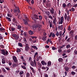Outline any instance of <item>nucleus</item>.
Masks as SVG:
<instances>
[{
    "instance_id": "obj_1",
    "label": "nucleus",
    "mask_w": 77,
    "mask_h": 77,
    "mask_svg": "<svg viewBox=\"0 0 77 77\" xmlns=\"http://www.w3.org/2000/svg\"><path fill=\"white\" fill-rule=\"evenodd\" d=\"M1 54L4 55V56H8L9 54V52L6 49H3L1 50Z\"/></svg>"
},
{
    "instance_id": "obj_2",
    "label": "nucleus",
    "mask_w": 77,
    "mask_h": 77,
    "mask_svg": "<svg viewBox=\"0 0 77 77\" xmlns=\"http://www.w3.org/2000/svg\"><path fill=\"white\" fill-rule=\"evenodd\" d=\"M12 59L15 63H18V59L17 57L15 56H14L12 57Z\"/></svg>"
},
{
    "instance_id": "obj_3",
    "label": "nucleus",
    "mask_w": 77,
    "mask_h": 77,
    "mask_svg": "<svg viewBox=\"0 0 77 77\" xmlns=\"http://www.w3.org/2000/svg\"><path fill=\"white\" fill-rule=\"evenodd\" d=\"M29 44H26L25 45V50L26 51H28L29 50Z\"/></svg>"
},
{
    "instance_id": "obj_4",
    "label": "nucleus",
    "mask_w": 77,
    "mask_h": 77,
    "mask_svg": "<svg viewBox=\"0 0 77 77\" xmlns=\"http://www.w3.org/2000/svg\"><path fill=\"white\" fill-rule=\"evenodd\" d=\"M17 20H16V19L15 18H14L13 19V22L12 24L13 25H15V24H17Z\"/></svg>"
},
{
    "instance_id": "obj_5",
    "label": "nucleus",
    "mask_w": 77,
    "mask_h": 77,
    "mask_svg": "<svg viewBox=\"0 0 77 77\" xmlns=\"http://www.w3.org/2000/svg\"><path fill=\"white\" fill-rule=\"evenodd\" d=\"M50 12L51 14H54V8L53 7L51 8V9H50Z\"/></svg>"
},
{
    "instance_id": "obj_6",
    "label": "nucleus",
    "mask_w": 77,
    "mask_h": 77,
    "mask_svg": "<svg viewBox=\"0 0 77 77\" xmlns=\"http://www.w3.org/2000/svg\"><path fill=\"white\" fill-rule=\"evenodd\" d=\"M37 64H38V68H41V67H42V64L41 63H39V62H38L37 63Z\"/></svg>"
},
{
    "instance_id": "obj_7",
    "label": "nucleus",
    "mask_w": 77,
    "mask_h": 77,
    "mask_svg": "<svg viewBox=\"0 0 77 77\" xmlns=\"http://www.w3.org/2000/svg\"><path fill=\"white\" fill-rule=\"evenodd\" d=\"M29 68L30 69H31L32 70V72H33V73H35V70H34V69H33V67H32V66H30L29 67Z\"/></svg>"
},
{
    "instance_id": "obj_8",
    "label": "nucleus",
    "mask_w": 77,
    "mask_h": 77,
    "mask_svg": "<svg viewBox=\"0 0 77 77\" xmlns=\"http://www.w3.org/2000/svg\"><path fill=\"white\" fill-rule=\"evenodd\" d=\"M41 63L42 65H47V63H46L45 62V61L44 60L42 61L41 62Z\"/></svg>"
},
{
    "instance_id": "obj_9",
    "label": "nucleus",
    "mask_w": 77,
    "mask_h": 77,
    "mask_svg": "<svg viewBox=\"0 0 77 77\" xmlns=\"http://www.w3.org/2000/svg\"><path fill=\"white\" fill-rule=\"evenodd\" d=\"M29 33L30 35H33L34 34V32L31 30H30L29 31Z\"/></svg>"
},
{
    "instance_id": "obj_10",
    "label": "nucleus",
    "mask_w": 77,
    "mask_h": 77,
    "mask_svg": "<svg viewBox=\"0 0 77 77\" xmlns=\"http://www.w3.org/2000/svg\"><path fill=\"white\" fill-rule=\"evenodd\" d=\"M30 65L34 67L35 66V64H34V62L33 61H31V62H30Z\"/></svg>"
},
{
    "instance_id": "obj_11",
    "label": "nucleus",
    "mask_w": 77,
    "mask_h": 77,
    "mask_svg": "<svg viewBox=\"0 0 77 77\" xmlns=\"http://www.w3.org/2000/svg\"><path fill=\"white\" fill-rule=\"evenodd\" d=\"M13 66H11L13 68H14L15 69V67H16V66H17V64L15 63H13L12 64Z\"/></svg>"
},
{
    "instance_id": "obj_12",
    "label": "nucleus",
    "mask_w": 77,
    "mask_h": 77,
    "mask_svg": "<svg viewBox=\"0 0 77 77\" xmlns=\"http://www.w3.org/2000/svg\"><path fill=\"white\" fill-rule=\"evenodd\" d=\"M34 17L36 20H38L39 18H38V16L36 14H34Z\"/></svg>"
},
{
    "instance_id": "obj_13",
    "label": "nucleus",
    "mask_w": 77,
    "mask_h": 77,
    "mask_svg": "<svg viewBox=\"0 0 77 77\" xmlns=\"http://www.w3.org/2000/svg\"><path fill=\"white\" fill-rule=\"evenodd\" d=\"M58 60L59 62H63V59L62 58H60L58 59Z\"/></svg>"
},
{
    "instance_id": "obj_14",
    "label": "nucleus",
    "mask_w": 77,
    "mask_h": 77,
    "mask_svg": "<svg viewBox=\"0 0 77 77\" xmlns=\"http://www.w3.org/2000/svg\"><path fill=\"white\" fill-rule=\"evenodd\" d=\"M38 25H34L33 26V29H36V28H38Z\"/></svg>"
},
{
    "instance_id": "obj_15",
    "label": "nucleus",
    "mask_w": 77,
    "mask_h": 77,
    "mask_svg": "<svg viewBox=\"0 0 77 77\" xmlns=\"http://www.w3.org/2000/svg\"><path fill=\"white\" fill-rule=\"evenodd\" d=\"M48 66H51V62L48 61Z\"/></svg>"
},
{
    "instance_id": "obj_16",
    "label": "nucleus",
    "mask_w": 77,
    "mask_h": 77,
    "mask_svg": "<svg viewBox=\"0 0 77 77\" xmlns=\"http://www.w3.org/2000/svg\"><path fill=\"white\" fill-rule=\"evenodd\" d=\"M63 21L60 20V21H58V24H63Z\"/></svg>"
},
{
    "instance_id": "obj_17",
    "label": "nucleus",
    "mask_w": 77,
    "mask_h": 77,
    "mask_svg": "<svg viewBox=\"0 0 77 77\" xmlns=\"http://www.w3.org/2000/svg\"><path fill=\"white\" fill-rule=\"evenodd\" d=\"M32 48H33L34 49H36V50H38V48L36 46H32Z\"/></svg>"
},
{
    "instance_id": "obj_18",
    "label": "nucleus",
    "mask_w": 77,
    "mask_h": 77,
    "mask_svg": "<svg viewBox=\"0 0 77 77\" xmlns=\"http://www.w3.org/2000/svg\"><path fill=\"white\" fill-rule=\"evenodd\" d=\"M16 52L17 53H20L21 52V49L20 48H17L16 50Z\"/></svg>"
},
{
    "instance_id": "obj_19",
    "label": "nucleus",
    "mask_w": 77,
    "mask_h": 77,
    "mask_svg": "<svg viewBox=\"0 0 77 77\" xmlns=\"http://www.w3.org/2000/svg\"><path fill=\"white\" fill-rule=\"evenodd\" d=\"M18 46L22 47L23 46V44L21 43H19L18 44Z\"/></svg>"
},
{
    "instance_id": "obj_20",
    "label": "nucleus",
    "mask_w": 77,
    "mask_h": 77,
    "mask_svg": "<svg viewBox=\"0 0 77 77\" xmlns=\"http://www.w3.org/2000/svg\"><path fill=\"white\" fill-rule=\"evenodd\" d=\"M38 17L39 18L40 21H41L42 19V17L41 15H39Z\"/></svg>"
},
{
    "instance_id": "obj_21",
    "label": "nucleus",
    "mask_w": 77,
    "mask_h": 77,
    "mask_svg": "<svg viewBox=\"0 0 77 77\" xmlns=\"http://www.w3.org/2000/svg\"><path fill=\"white\" fill-rule=\"evenodd\" d=\"M23 21H24V23L25 24H28V22L27 21L26 19H23Z\"/></svg>"
},
{
    "instance_id": "obj_22",
    "label": "nucleus",
    "mask_w": 77,
    "mask_h": 77,
    "mask_svg": "<svg viewBox=\"0 0 77 77\" xmlns=\"http://www.w3.org/2000/svg\"><path fill=\"white\" fill-rule=\"evenodd\" d=\"M2 72H5V73H6V71L5 68H3L2 69Z\"/></svg>"
},
{
    "instance_id": "obj_23",
    "label": "nucleus",
    "mask_w": 77,
    "mask_h": 77,
    "mask_svg": "<svg viewBox=\"0 0 77 77\" xmlns=\"http://www.w3.org/2000/svg\"><path fill=\"white\" fill-rule=\"evenodd\" d=\"M46 38H47V37H45V36L43 37L42 38V39L44 41H45V40H46Z\"/></svg>"
},
{
    "instance_id": "obj_24",
    "label": "nucleus",
    "mask_w": 77,
    "mask_h": 77,
    "mask_svg": "<svg viewBox=\"0 0 77 77\" xmlns=\"http://www.w3.org/2000/svg\"><path fill=\"white\" fill-rule=\"evenodd\" d=\"M6 18L7 19V20H8V21L9 22L11 21V18L10 17H6Z\"/></svg>"
},
{
    "instance_id": "obj_25",
    "label": "nucleus",
    "mask_w": 77,
    "mask_h": 77,
    "mask_svg": "<svg viewBox=\"0 0 77 77\" xmlns=\"http://www.w3.org/2000/svg\"><path fill=\"white\" fill-rule=\"evenodd\" d=\"M56 19L55 18L54 20H53V23L55 24V26H56Z\"/></svg>"
},
{
    "instance_id": "obj_26",
    "label": "nucleus",
    "mask_w": 77,
    "mask_h": 77,
    "mask_svg": "<svg viewBox=\"0 0 77 77\" xmlns=\"http://www.w3.org/2000/svg\"><path fill=\"white\" fill-rule=\"evenodd\" d=\"M17 29H21V26L20 25H18L17 26Z\"/></svg>"
},
{
    "instance_id": "obj_27",
    "label": "nucleus",
    "mask_w": 77,
    "mask_h": 77,
    "mask_svg": "<svg viewBox=\"0 0 77 77\" xmlns=\"http://www.w3.org/2000/svg\"><path fill=\"white\" fill-rule=\"evenodd\" d=\"M74 53L75 54H77V49H75L74 50Z\"/></svg>"
},
{
    "instance_id": "obj_28",
    "label": "nucleus",
    "mask_w": 77,
    "mask_h": 77,
    "mask_svg": "<svg viewBox=\"0 0 77 77\" xmlns=\"http://www.w3.org/2000/svg\"><path fill=\"white\" fill-rule=\"evenodd\" d=\"M13 12L14 13H17V10L16 9H14Z\"/></svg>"
},
{
    "instance_id": "obj_29",
    "label": "nucleus",
    "mask_w": 77,
    "mask_h": 77,
    "mask_svg": "<svg viewBox=\"0 0 77 77\" xmlns=\"http://www.w3.org/2000/svg\"><path fill=\"white\" fill-rule=\"evenodd\" d=\"M52 50H56V49H57V48H55V47L53 46L52 47Z\"/></svg>"
},
{
    "instance_id": "obj_30",
    "label": "nucleus",
    "mask_w": 77,
    "mask_h": 77,
    "mask_svg": "<svg viewBox=\"0 0 77 77\" xmlns=\"http://www.w3.org/2000/svg\"><path fill=\"white\" fill-rule=\"evenodd\" d=\"M21 68H23V69H26V67L24 66H21Z\"/></svg>"
},
{
    "instance_id": "obj_31",
    "label": "nucleus",
    "mask_w": 77,
    "mask_h": 77,
    "mask_svg": "<svg viewBox=\"0 0 77 77\" xmlns=\"http://www.w3.org/2000/svg\"><path fill=\"white\" fill-rule=\"evenodd\" d=\"M26 75L27 77H29L30 75L29 73L27 72L26 74Z\"/></svg>"
},
{
    "instance_id": "obj_32",
    "label": "nucleus",
    "mask_w": 77,
    "mask_h": 77,
    "mask_svg": "<svg viewBox=\"0 0 77 77\" xmlns=\"http://www.w3.org/2000/svg\"><path fill=\"white\" fill-rule=\"evenodd\" d=\"M23 73H24V72L23 71H21L19 72V74L20 75H22L23 74Z\"/></svg>"
},
{
    "instance_id": "obj_33",
    "label": "nucleus",
    "mask_w": 77,
    "mask_h": 77,
    "mask_svg": "<svg viewBox=\"0 0 77 77\" xmlns=\"http://www.w3.org/2000/svg\"><path fill=\"white\" fill-rule=\"evenodd\" d=\"M71 73L72 74V75H75V73L74 72L72 71L71 72Z\"/></svg>"
},
{
    "instance_id": "obj_34",
    "label": "nucleus",
    "mask_w": 77,
    "mask_h": 77,
    "mask_svg": "<svg viewBox=\"0 0 77 77\" xmlns=\"http://www.w3.org/2000/svg\"><path fill=\"white\" fill-rule=\"evenodd\" d=\"M67 17V14H66V13H65L64 15V18H65V20H66Z\"/></svg>"
},
{
    "instance_id": "obj_35",
    "label": "nucleus",
    "mask_w": 77,
    "mask_h": 77,
    "mask_svg": "<svg viewBox=\"0 0 77 77\" xmlns=\"http://www.w3.org/2000/svg\"><path fill=\"white\" fill-rule=\"evenodd\" d=\"M63 8H65V7H66V4H65V3H63Z\"/></svg>"
},
{
    "instance_id": "obj_36",
    "label": "nucleus",
    "mask_w": 77,
    "mask_h": 77,
    "mask_svg": "<svg viewBox=\"0 0 77 77\" xmlns=\"http://www.w3.org/2000/svg\"><path fill=\"white\" fill-rule=\"evenodd\" d=\"M69 6H71V4L69 3L67 5V7H69Z\"/></svg>"
},
{
    "instance_id": "obj_37",
    "label": "nucleus",
    "mask_w": 77,
    "mask_h": 77,
    "mask_svg": "<svg viewBox=\"0 0 77 77\" xmlns=\"http://www.w3.org/2000/svg\"><path fill=\"white\" fill-rule=\"evenodd\" d=\"M71 47V46L70 45H68L66 46V48H69V47Z\"/></svg>"
},
{
    "instance_id": "obj_38",
    "label": "nucleus",
    "mask_w": 77,
    "mask_h": 77,
    "mask_svg": "<svg viewBox=\"0 0 77 77\" xmlns=\"http://www.w3.org/2000/svg\"><path fill=\"white\" fill-rule=\"evenodd\" d=\"M8 64L10 66H11L12 65V62L10 61H8Z\"/></svg>"
},
{
    "instance_id": "obj_39",
    "label": "nucleus",
    "mask_w": 77,
    "mask_h": 77,
    "mask_svg": "<svg viewBox=\"0 0 77 77\" xmlns=\"http://www.w3.org/2000/svg\"><path fill=\"white\" fill-rule=\"evenodd\" d=\"M2 63L3 64H5V63H6V61L5 60H2Z\"/></svg>"
},
{
    "instance_id": "obj_40",
    "label": "nucleus",
    "mask_w": 77,
    "mask_h": 77,
    "mask_svg": "<svg viewBox=\"0 0 77 77\" xmlns=\"http://www.w3.org/2000/svg\"><path fill=\"white\" fill-rule=\"evenodd\" d=\"M63 25H61L60 26V30H63Z\"/></svg>"
},
{
    "instance_id": "obj_41",
    "label": "nucleus",
    "mask_w": 77,
    "mask_h": 77,
    "mask_svg": "<svg viewBox=\"0 0 77 77\" xmlns=\"http://www.w3.org/2000/svg\"><path fill=\"white\" fill-rule=\"evenodd\" d=\"M11 31H12V32H14V31L15 30V28H11Z\"/></svg>"
},
{
    "instance_id": "obj_42",
    "label": "nucleus",
    "mask_w": 77,
    "mask_h": 77,
    "mask_svg": "<svg viewBox=\"0 0 77 77\" xmlns=\"http://www.w3.org/2000/svg\"><path fill=\"white\" fill-rule=\"evenodd\" d=\"M34 62L35 65V66L36 67V60H34Z\"/></svg>"
},
{
    "instance_id": "obj_43",
    "label": "nucleus",
    "mask_w": 77,
    "mask_h": 77,
    "mask_svg": "<svg viewBox=\"0 0 77 77\" xmlns=\"http://www.w3.org/2000/svg\"><path fill=\"white\" fill-rule=\"evenodd\" d=\"M12 36L14 38H16V37H17V35H16L15 34H13L12 35Z\"/></svg>"
},
{
    "instance_id": "obj_44",
    "label": "nucleus",
    "mask_w": 77,
    "mask_h": 77,
    "mask_svg": "<svg viewBox=\"0 0 77 77\" xmlns=\"http://www.w3.org/2000/svg\"><path fill=\"white\" fill-rule=\"evenodd\" d=\"M66 71H68V70H69V68L68 67H66L65 68Z\"/></svg>"
},
{
    "instance_id": "obj_45",
    "label": "nucleus",
    "mask_w": 77,
    "mask_h": 77,
    "mask_svg": "<svg viewBox=\"0 0 77 77\" xmlns=\"http://www.w3.org/2000/svg\"><path fill=\"white\" fill-rule=\"evenodd\" d=\"M73 33H74V31H73L72 30H71L69 32V34H72Z\"/></svg>"
},
{
    "instance_id": "obj_46",
    "label": "nucleus",
    "mask_w": 77,
    "mask_h": 77,
    "mask_svg": "<svg viewBox=\"0 0 77 77\" xmlns=\"http://www.w3.org/2000/svg\"><path fill=\"white\" fill-rule=\"evenodd\" d=\"M55 34H54V33L52 34V37L53 38H54V37H55Z\"/></svg>"
},
{
    "instance_id": "obj_47",
    "label": "nucleus",
    "mask_w": 77,
    "mask_h": 77,
    "mask_svg": "<svg viewBox=\"0 0 77 77\" xmlns=\"http://www.w3.org/2000/svg\"><path fill=\"white\" fill-rule=\"evenodd\" d=\"M0 47L2 48H5V46L3 45H1L0 46Z\"/></svg>"
},
{
    "instance_id": "obj_48",
    "label": "nucleus",
    "mask_w": 77,
    "mask_h": 77,
    "mask_svg": "<svg viewBox=\"0 0 77 77\" xmlns=\"http://www.w3.org/2000/svg\"><path fill=\"white\" fill-rule=\"evenodd\" d=\"M67 42H71V40H70V38H68L66 40Z\"/></svg>"
},
{
    "instance_id": "obj_49",
    "label": "nucleus",
    "mask_w": 77,
    "mask_h": 77,
    "mask_svg": "<svg viewBox=\"0 0 77 77\" xmlns=\"http://www.w3.org/2000/svg\"><path fill=\"white\" fill-rule=\"evenodd\" d=\"M55 35H56L57 36H59V32H58L57 31L56 32V33L55 34Z\"/></svg>"
},
{
    "instance_id": "obj_50",
    "label": "nucleus",
    "mask_w": 77,
    "mask_h": 77,
    "mask_svg": "<svg viewBox=\"0 0 77 77\" xmlns=\"http://www.w3.org/2000/svg\"><path fill=\"white\" fill-rule=\"evenodd\" d=\"M71 27H70V26H69L68 28V30H69V31H70V30H71Z\"/></svg>"
},
{
    "instance_id": "obj_51",
    "label": "nucleus",
    "mask_w": 77,
    "mask_h": 77,
    "mask_svg": "<svg viewBox=\"0 0 77 77\" xmlns=\"http://www.w3.org/2000/svg\"><path fill=\"white\" fill-rule=\"evenodd\" d=\"M67 21H69V15H68L67 16Z\"/></svg>"
},
{
    "instance_id": "obj_52",
    "label": "nucleus",
    "mask_w": 77,
    "mask_h": 77,
    "mask_svg": "<svg viewBox=\"0 0 77 77\" xmlns=\"http://www.w3.org/2000/svg\"><path fill=\"white\" fill-rule=\"evenodd\" d=\"M75 68H76V66H73L72 67V69H75Z\"/></svg>"
},
{
    "instance_id": "obj_53",
    "label": "nucleus",
    "mask_w": 77,
    "mask_h": 77,
    "mask_svg": "<svg viewBox=\"0 0 77 77\" xmlns=\"http://www.w3.org/2000/svg\"><path fill=\"white\" fill-rule=\"evenodd\" d=\"M26 1V2L28 3H29L31 1V0H25Z\"/></svg>"
},
{
    "instance_id": "obj_54",
    "label": "nucleus",
    "mask_w": 77,
    "mask_h": 77,
    "mask_svg": "<svg viewBox=\"0 0 77 77\" xmlns=\"http://www.w3.org/2000/svg\"><path fill=\"white\" fill-rule=\"evenodd\" d=\"M8 17H10V18H12V16L9 14H8Z\"/></svg>"
},
{
    "instance_id": "obj_55",
    "label": "nucleus",
    "mask_w": 77,
    "mask_h": 77,
    "mask_svg": "<svg viewBox=\"0 0 77 77\" xmlns=\"http://www.w3.org/2000/svg\"><path fill=\"white\" fill-rule=\"evenodd\" d=\"M0 31H4V30H5L4 28H0Z\"/></svg>"
},
{
    "instance_id": "obj_56",
    "label": "nucleus",
    "mask_w": 77,
    "mask_h": 77,
    "mask_svg": "<svg viewBox=\"0 0 77 77\" xmlns=\"http://www.w3.org/2000/svg\"><path fill=\"white\" fill-rule=\"evenodd\" d=\"M60 20H61L62 21H63V20H64L63 17H61V18H60Z\"/></svg>"
},
{
    "instance_id": "obj_57",
    "label": "nucleus",
    "mask_w": 77,
    "mask_h": 77,
    "mask_svg": "<svg viewBox=\"0 0 77 77\" xmlns=\"http://www.w3.org/2000/svg\"><path fill=\"white\" fill-rule=\"evenodd\" d=\"M48 17H49V18H50L51 19V20H52V19H53V17H52L51 15L49 16Z\"/></svg>"
},
{
    "instance_id": "obj_58",
    "label": "nucleus",
    "mask_w": 77,
    "mask_h": 77,
    "mask_svg": "<svg viewBox=\"0 0 77 77\" xmlns=\"http://www.w3.org/2000/svg\"><path fill=\"white\" fill-rule=\"evenodd\" d=\"M58 30H60V25H58Z\"/></svg>"
},
{
    "instance_id": "obj_59",
    "label": "nucleus",
    "mask_w": 77,
    "mask_h": 77,
    "mask_svg": "<svg viewBox=\"0 0 77 77\" xmlns=\"http://www.w3.org/2000/svg\"><path fill=\"white\" fill-rule=\"evenodd\" d=\"M46 14L48 16L50 15V12H49V11H47L46 12Z\"/></svg>"
},
{
    "instance_id": "obj_60",
    "label": "nucleus",
    "mask_w": 77,
    "mask_h": 77,
    "mask_svg": "<svg viewBox=\"0 0 77 77\" xmlns=\"http://www.w3.org/2000/svg\"><path fill=\"white\" fill-rule=\"evenodd\" d=\"M71 11H72V12H74V11H75V9H74V8H72L71 9Z\"/></svg>"
},
{
    "instance_id": "obj_61",
    "label": "nucleus",
    "mask_w": 77,
    "mask_h": 77,
    "mask_svg": "<svg viewBox=\"0 0 77 77\" xmlns=\"http://www.w3.org/2000/svg\"><path fill=\"white\" fill-rule=\"evenodd\" d=\"M51 36H52V32H51L50 33V35H49V38H51Z\"/></svg>"
},
{
    "instance_id": "obj_62",
    "label": "nucleus",
    "mask_w": 77,
    "mask_h": 77,
    "mask_svg": "<svg viewBox=\"0 0 77 77\" xmlns=\"http://www.w3.org/2000/svg\"><path fill=\"white\" fill-rule=\"evenodd\" d=\"M58 51L59 53H61L62 51V49H58Z\"/></svg>"
},
{
    "instance_id": "obj_63",
    "label": "nucleus",
    "mask_w": 77,
    "mask_h": 77,
    "mask_svg": "<svg viewBox=\"0 0 77 77\" xmlns=\"http://www.w3.org/2000/svg\"><path fill=\"white\" fill-rule=\"evenodd\" d=\"M42 69H46V68L43 66L42 67Z\"/></svg>"
},
{
    "instance_id": "obj_64",
    "label": "nucleus",
    "mask_w": 77,
    "mask_h": 77,
    "mask_svg": "<svg viewBox=\"0 0 77 77\" xmlns=\"http://www.w3.org/2000/svg\"><path fill=\"white\" fill-rule=\"evenodd\" d=\"M59 36H61V35H62V32L61 31H60L59 32Z\"/></svg>"
}]
</instances>
